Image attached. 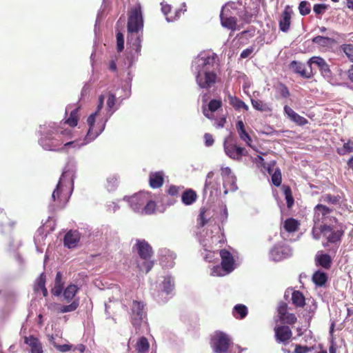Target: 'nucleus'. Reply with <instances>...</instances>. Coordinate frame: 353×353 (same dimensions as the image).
Masks as SVG:
<instances>
[{
    "label": "nucleus",
    "instance_id": "obj_1",
    "mask_svg": "<svg viewBox=\"0 0 353 353\" xmlns=\"http://www.w3.org/2000/svg\"><path fill=\"white\" fill-rule=\"evenodd\" d=\"M217 55L214 53H201L195 58L192 67L195 71L197 85L203 89L208 90L216 82Z\"/></svg>",
    "mask_w": 353,
    "mask_h": 353
},
{
    "label": "nucleus",
    "instance_id": "obj_2",
    "mask_svg": "<svg viewBox=\"0 0 353 353\" xmlns=\"http://www.w3.org/2000/svg\"><path fill=\"white\" fill-rule=\"evenodd\" d=\"M127 42L136 52L141 50V37L143 28V18L139 3L131 7L128 12Z\"/></svg>",
    "mask_w": 353,
    "mask_h": 353
},
{
    "label": "nucleus",
    "instance_id": "obj_3",
    "mask_svg": "<svg viewBox=\"0 0 353 353\" xmlns=\"http://www.w3.org/2000/svg\"><path fill=\"white\" fill-rule=\"evenodd\" d=\"M73 173L70 170H64L59 179L56 189L53 191L52 198L54 205L60 209L63 208L69 201L71 190L65 186V180L72 182Z\"/></svg>",
    "mask_w": 353,
    "mask_h": 353
},
{
    "label": "nucleus",
    "instance_id": "obj_4",
    "mask_svg": "<svg viewBox=\"0 0 353 353\" xmlns=\"http://www.w3.org/2000/svg\"><path fill=\"white\" fill-rule=\"evenodd\" d=\"M132 250L136 251L139 256L144 261L142 270L146 273L149 272L154 265V262L151 260L154 254L152 246L145 239H137Z\"/></svg>",
    "mask_w": 353,
    "mask_h": 353
},
{
    "label": "nucleus",
    "instance_id": "obj_5",
    "mask_svg": "<svg viewBox=\"0 0 353 353\" xmlns=\"http://www.w3.org/2000/svg\"><path fill=\"white\" fill-rule=\"evenodd\" d=\"M319 230L327 242L334 244L340 243L344 235L343 225L339 222L332 224H321L319 226Z\"/></svg>",
    "mask_w": 353,
    "mask_h": 353
},
{
    "label": "nucleus",
    "instance_id": "obj_6",
    "mask_svg": "<svg viewBox=\"0 0 353 353\" xmlns=\"http://www.w3.org/2000/svg\"><path fill=\"white\" fill-rule=\"evenodd\" d=\"M41 144L46 150L58 151L65 142V139L61 138V136L54 128L48 130L43 137L40 140Z\"/></svg>",
    "mask_w": 353,
    "mask_h": 353
},
{
    "label": "nucleus",
    "instance_id": "obj_7",
    "mask_svg": "<svg viewBox=\"0 0 353 353\" xmlns=\"http://www.w3.org/2000/svg\"><path fill=\"white\" fill-rule=\"evenodd\" d=\"M130 321L134 327L136 332H141V327L143 323H145L147 313L145 310V304L143 302L133 301L131 305Z\"/></svg>",
    "mask_w": 353,
    "mask_h": 353
},
{
    "label": "nucleus",
    "instance_id": "obj_8",
    "mask_svg": "<svg viewBox=\"0 0 353 353\" xmlns=\"http://www.w3.org/2000/svg\"><path fill=\"white\" fill-rule=\"evenodd\" d=\"M78 287L76 285H69L63 291L64 300L72 303L67 305H60L58 307V312L60 313L70 312L76 310L79 305V299H74L78 292Z\"/></svg>",
    "mask_w": 353,
    "mask_h": 353
},
{
    "label": "nucleus",
    "instance_id": "obj_9",
    "mask_svg": "<svg viewBox=\"0 0 353 353\" xmlns=\"http://www.w3.org/2000/svg\"><path fill=\"white\" fill-rule=\"evenodd\" d=\"M223 147L225 154L233 160L240 161L248 154L245 148L238 145L232 137L225 139Z\"/></svg>",
    "mask_w": 353,
    "mask_h": 353
},
{
    "label": "nucleus",
    "instance_id": "obj_10",
    "mask_svg": "<svg viewBox=\"0 0 353 353\" xmlns=\"http://www.w3.org/2000/svg\"><path fill=\"white\" fill-rule=\"evenodd\" d=\"M314 219L318 221H321L322 224H332L338 223L337 219L331 215L333 212L332 208H330L323 204H318L314 207Z\"/></svg>",
    "mask_w": 353,
    "mask_h": 353
},
{
    "label": "nucleus",
    "instance_id": "obj_11",
    "mask_svg": "<svg viewBox=\"0 0 353 353\" xmlns=\"http://www.w3.org/2000/svg\"><path fill=\"white\" fill-rule=\"evenodd\" d=\"M99 112H97V110H96V111L92 113L87 119L89 129L85 138V143H89L94 140L105 128V123H98L97 129H94L95 119Z\"/></svg>",
    "mask_w": 353,
    "mask_h": 353
},
{
    "label": "nucleus",
    "instance_id": "obj_12",
    "mask_svg": "<svg viewBox=\"0 0 353 353\" xmlns=\"http://www.w3.org/2000/svg\"><path fill=\"white\" fill-rule=\"evenodd\" d=\"M230 340L227 334L218 332L211 339V347L215 353H226Z\"/></svg>",
    "mask_w": 353,
    "mask_h": 353
},
{
    "label": "nucleus",
    "instance_id": "obj_13",
    "mask_svg": "<svg viewBox=\"0 0 353 353\" xmlns=\"http://www.w3.org/2000/svg\"><path fill=\"white\" fill-rule=\"evenodd\" d=\"M149 195L148 192H140L130 196H125L123 200L129 203L130 208L134 212L140 213L145 203L148 201Z\"/></svg>",
    "mask_w": 353,
    "mask_h": 353
},
{
    "label": "nucleus",
    "instance_id": "obj_14",
    "mask_svg": "<svg viewBox=\"0 0 353 353\" xmlns=\"http://www.w3.org/2000/svg\"><path fill=\"white\" fill-rule=\"evenodd\" d=\"M221 26L234 31L237 28V19L232 16V11L227 7H223L220 14Z\"/></svg>",
    "mask_w": 353,
    "mask_h": 353
},
{
    "label": "nucleus",
    "instance_id": "obj_15",
    "mask_svg": "<svg viewBox=\"0 0 353 353\" xmlns=\"http://www.w3.org/2000/svg\"><path fill=\"white\" fill-rule=\"evenodd\" d=\"M293 14V10L290 6L288 5L285 7L281 12L279 20V30L283 32H287L290 28L291 19Z\"/></svg>",
    "mask_w": 353,
    "mask_h": 353
},
{
    "label": "nucleus",
    "instance_id": "obj_16",
    "mask_svg": "<svg viewBox=\"0 0 353 353\" xmlns=\"http://www.w3.org/2000/svg\"><path fill=\"white\" fill-rule=\"evenodd\" d=\"M221 258V268L226 273H230L234 269V259L228 250L223 249L220 250Z\"/></svg>",
    "mask_w": 353,
    "mask_h": 353
},
{
    "label": "nucleus",
    "instance_id": "obj_17",
    "mask_svg": "<svg viewBox=\"0 0 353 353\" xmlns=\"http://www.w3.org/2000/svg\"><path fill=\"white\" fill-rule=\"evenodd\" d=\"M275 339L277 342L286 343L292 336V332L288 325H279L274 327Z\"/></svg>",
    "mask_w": 353,
    "mask_h": 353
},
{
    "label": "nucleus",
    "instance_id": "obj_18",
    "mask_svg": "<svg viewBox=\"0 0 353 353\" xmlns=\"http://www.w3.org/2000/svg\"><path fill=\"white\" fill-rule=\"evenodd\" d=\"M81 234L77 230H70L64 236V245L70 249L74 248L80 241Z\"/></svg>",
    "mask_w": 353,
    "mask_h": 353
},
{
    "label": "nucleus",
    "instance_id": "obj_19",
    "mask_svg": "<svg viewBox=\"0 0 353 353\" xmlns=\"http://www.w3.org/2000/svg\"><path fill=\"white\" fill-rule=\"evenodd\" d=\"M309 67L312 69V65H315L323 75H328L330 70L326 61L320 57H313L307 62Z\"/></svg>",
    "mask_w": 353,
    "mask_h": 353
},
{
    "label": "nucleus",
    "instance_id": "obj_20",
    "mask_svg": "<svg viewBox=\"0 0 353 353\" xmlns=\"http://www.w3.org/2000/svg\"><path fill=\"white\" fill-rule=\"evenodd\" d=\"M316 266H321L325 270H330L332 265V259L328 254L318 252L314 258Z\"/></svg>",
    "mask_w": 353,
    "mask_h": 353
},
{
    "label": "nucleus",
    "instance_id": "obj_21",
    "mask_svg": "<svg viewBox=\"0 0 353 353\" xmlns=\"http://www.w3.org/2000/svg\"><path fill=\"white\" fill-rule=\"evenodd\" d=\"M284 113L288 116L292 121L294 122L298 125H305L308 123V121L303 117L295 112L289 105H285L283 108Z\"/></svg>",
    "mask_w": 353,
    "mask_h": 353
},
{
    "label": "nucleus",
    "instance_id": "obj_22",
    "mask_svg": "<svg viewBox=\"0 0 353 353\" xmlns=\"http://www.w3.org/2000/svg\"><path fill=\"white\" fill-rule=\"evenodd\" d=\"M223 103L220 99H212L208 105V108L203 106L202 108L203 114L208 119H212L213 115L212 113L216 112L222 107Z\"/></svg>",
    "mask_w": 353,
    "mask_h": 353
},
{
    "label": "nucleus",
    "instance_id": "obj_23",
    "mask_svg": "<svg viewBox=\"0 0 353 353\" xmlns=\"http://www.w3.org/2000/svg\"><path fill=\"white\" fill-rule=\"evenodd\" d=\"M290 68L303 78L310 79L312 76V68H310V71H307L305 65L301 62L292 61L290 64Z\"/></svg>",
    "mask_w": 353,
    "mask_h": 353
},
{
    "label": "nucleus",
    "instance_id": "obj_24",
    "mask_svg": "<svg viewBox=\"0 0 353 353\" xmlns=\"http://www.w3.org/2000/svg\"><path fill=\"white\" fill-rule=\"evenodd\" d=\"M164 183V173L163 171L150 172L149 175V184L153 189L161 188Z\"/></svg>",
    "mask_w": 353,
    "mask_h": 353
},
{
    "label": "nucleus",
    "instance_id": "obj_25",
    "mask_svg": "<svg viewBox=\"0 0 353 353\" xmlns=\"http://www.w3.org/2000/svg\"><path fill=\"white\" fill-rule=\"evenodd\" d=\"M24 342L30 347L32 353H43L42 345L37 337L25 336Z\"/></svg>",
    "mask_w": 353,
    "mask_h": 353
},
{
    "label": "nucleus",
    "instance_id": "obj_26",
    "mask_svg": "<svg viewBox=\"0 0 353 353\" xmlns=\"http://www.w3.org/2000/svg\"><path fill=\"white\" fill-rule=\"evenodd\" d=\"M236 128L240 139L245 141L248 146L252 148V140L250 134L246 132L243 121H238L236 125Z\"/></svg>",
    "mask_w": 353,
    "mask_h": 353
},
{
    "label": "nucleus",
    "instance_id": "obj_27",
    "mask_svg": "<svg viewBox=\"0 0 353 353\" xmlns=\"http://www.w3.org/2000/svg\"><path fill=\"white\" fill-rule=\"evenodd\" d=\"M251 103L253 108L262 112H271L272 108L270 104L265 103L258 99H252Z\"/></svg>",
    "mask_w": 353,
    "mask_h": 353
},
{
    "label": "nucleus",
    "instance_id": "obj_28",
    "mask_svg": "<svg viewBox=\"0 0 353 353\" xmlns=\"http://www.w3.org/2000/svg\"><path fill=\"white\" fill-rule=\"evenodd\" d=\"M197 199V194L192 189H188L181 195V201L186 205L194 203Z\"/></svg>",
    "mask_w": 353,
    "mask_h": 353
},
{
    "label": "nucleus",
    "instance_id": "obj_29",
    "mask_svg": "<svg viewBox=\"0 0 353 353\" xmlns=\"http://www.w3.org/2000/svg\"><path fill=\"white\" fill-rule=\"evenodd\" d=\"M64 283L62 281V274L60 272H57L54 280V285L51 290L53 295L59 296L63 292Z\"/></svg>",
    "mask_w": 353,
    "mask_h": 353
},
{
    "label": "nucleus",
    "instance_id": "obj_30",
    "mask_svg": "<svg viewBox=\"0 0 353 353\" xmlns=\"http://www.w3.org/2000/svg\"><path fill=\"white\" fill-rule=\"evenodd\" d=\"M300 223L294 218L287 219L283 223V228L289 233H294L299 230Z\"/></svg>",
    "mask_w": 353,
    "mask_h": 353
},
{
    "label": "nucleus",
    "instance_id": "obj_31",
    "mask_svg": "<svg viewBox=\"0 0 353 353\" xmlns=\"http://www.w3.org/2000/svg\"><path fill=\"white\" fill-rule=\"evenodd\" d=\"M292 303L296 307H303L305 305V299L303 294L299 291L295 290L292 294Z\"/></svg>",
    "mask_w": 353,
    "mask_h": 353
},
{
    "label": "nucleus",
    "instance_id": "obj_32",
    "mask_svg": "<svg viewBox=\"0 0 353 353\" xmlns=\"http://www.w3.org/2000/svg\"><path fill=\"white\" fill-rule=\"evenodd\" d=\"M312 41L321 47H330L335 43V40L332 38L319 35L314 37Z\"/></svg>",
    "mask_w": 353,
    "mask_h": 353
},
{
    "label": "nucleus",
    "instance_id": "obj_33",
    "mask_svg": "<svg viewBox=\"0 0 353 353\" xmlns=\"http://www.w3.org/2000/svg\"><path fill=\"white\" fill-rule=\"evenodd\" d=\"M312 281L317 286L321 287L327 283V275L321 270H317L312 275Z\"/></svg>",
    "mask_w": 353,
    "mask_h": 353
},
{
    "label": "nucleus",
    "instance_id": "obj_34",
    "mask_svg": "<svg viewBox=\"0 0 353 353\" xmlns=\"http://www.w3.org/2000/svg\"><path fill=\"white\" fill-rule=\"evenodd\" d=\"M248 307L243 304L236 305L232 311L233 316L237 319H243L248 315Z\"/></svg>",
    "mask_w": 353,
    "mask_h": 353
},
{
    "label": "nucleus",
    "instance_id": "obj_35",
    "mask_svg": "<svg viewBox=\"0 0 353 353\" xmlns=\"http://www.w3.org/2000/svg\"><path fill=\"white\" fill-rule=\"evenodd\" d=\"M150 349V344L145 336L139 339L135 345L137 353H147Z\"/></svg>",
    "mask_w": 353,
    "mask_h": 353
},
{
    "label": "nucleus",
    "instance_id": "obj_36",
    "mask_svg": "<svg viewBox=\"0 0 353 353\" xmlns=\"http://www.w3.org/2000/svg\"><path fill=\"white\" fill-rule=\"evenodd\" d=\"M79 108H77L71 111L69 117L64 121V123L68 124L72 128L77 126L79 120Z\"/></svg>",
    "mask_w": 353,
    "mask_h": 353
},
{
    "label": "nucleus",
    "instance_id": "obj_37",
    "mask_svg": "<svg viewBox=\"0 0 353 353\" xmlns=\"http://www.w3.org/2000/svg\"><path fill=\"white\" fill-rule=\"evenodd\" d=\"M274 88L276 94H279L281 98L286 99L290 96L288 88L281 82H278L275 84Z\"/></svg>",
    "mask_w": 353,
    "mask_h": 353
},
{
    "label": "nucleus",
    "instance_id": "obj_38",
    "mask_svg": "<svg viewBox=\"0 0 353 353\" xmlns=\"http://www.w3.org/2000/svg\"><path fill=\"white\" fill-rule=\"evenodd\" d=\"M157 208L156 203L150 199V195L148 197V201L145 203L140 213L142 214H153Z\"/></svg>",
    "mask_w": 353,
    "mask_h": 353
},
{
    "label": "nucleus",
    "instance_id": "obj_39",
    "mask_svg": "<svg viewBox=\"0 0 353 353\" xmlns=\"http://www.w3.org/2000/svg\"><path fill=\"white\" fill-rule=\"evenodd\" d=\"M161 10L163 13L167 16V19L168 21H173L178 19L181 12V10H178L176 11L174 16H169V14H171L172 8L171 6L167 3H161Z\"/></svg>",
    "mask_w": 353,
    "mask_h": 353
},
{
    "label": "nucleus",
    "instance_id": "obj_40",
    "mask_svg": "<svg viewBox=\"0 0 353 353\" xmlns=\"http://www.w3.org/2000/svg\"><path fill=\"white\" fill-rule=\"evenodd\" d=\"M208 209L205 207L200 208L199 214L197 217V224L199 228L205 226L210 219V216L206 215Z\"/></svg>",
    "mask_w": 353,
    "mask_h": 353
},
{
    "label": "nucleus",
    "instance_id": "obj_41",
    "mask_svg": "<svg viewBox=\"0 0 353 353\" xmlns=\"http://www.w3.org/2000/svg\"><path fill=\"white\" fill-rule=\"evenodd\" d=\"M282 188L283 190V193L285 194L287 207L288 208H291L294 205V203L291 188L288 185H283Z\"/></svg>",
    "mask_w": 353,
    "mask_h": 353
},
{
    "label": "nucleus",
    "instance_id": "obj_42",
    "mask_svg": "<svg viewBox=\"0 0 353 353\" xmlns=\"http://www.w3.org/2000/svg\"><path fill=\"white\" fill-rule=\"evenodd\" d=\"M230 104L236 109H244L245 110H248V106L239 98L236 97H230Z\"/></svg>",
    "mask_w": 353,
    "mask_h": 353
},
{
    "label": "nucleus",
    "instance_id": "obj_43",
    "mask_svg": "<svg viewBox=\"0 0 353 353\" xmlns=\"http://www.w3.org/2000/svg\"><path fill=\"white\" fill-rule=\"evenodd\" d=\"M174 279L171 276H167L163 281V290L169 294L174 289Z\"/></svg>",
    "mask_w": 353,
    "mask_h": 353
},
{
    "label": "nucleus",
    "instance_id": "obj_44",
    "mask_svg": "<svg viewBox=\"0 0 353 353\" xmlns=\"http://www.w3.org/2000/svg\"><path fill=\"white\" fill-rule=\"evenodd\" d=\"M299 10L302 16L309 14L311 11L310 3L307 1H301L299 6Z\"/></svg>",
    "mask_w": 353,
    "mask_h": 353
},
{
    "label": "nucleus",
    "instance_id": "obj_45",
    "mask_svg": "<svg viewBox=\"0 0 353 353\" xmlns=\"http://www.w3.org/2000/svg\"><path fill=\"white\" fill-rule=\"evenodd\" d=\"M279 320L285 324L293 325L297 321V318L294 314L288 312Z\"/></svg>",
    "mask_w": 353,
    "mask_h": 353
},
{
    "label": "nucleus",
    "instance_id": "obj_46",
    "mask_svg": "<svg viewBox=\"0 0 353 353\" xmlns=\"http://www.w3.org/2000/svg\"><path fill=\"white\" fill-rule=\"evenodd\" d=\"M270 255L272 260L274 261H279L283 259V252L281 248L278 247L273 248L270 251Z\"/></svg>",
    "mask_w": 353,
    "mask_h": 353
},
{
    "label": "nucleus",
    "instance_id": "obj_47",
    "mask_svg": "<svg viewBox=\"0 0 353 353\" xmlns=\"http://www.w3.org/2000/svg\"><path fill=\"white\" fill-rule=\"evenodd\" d=\"M272 183L276 186L279 187L281 185L282 182V176H281V172L279 168H276L274 171V172L272 174Z\"/></svg>",
    "mask_w": 353,
    "mask_h": 353
},
{
    "label": "nucleus",
    "instance_id": "obj_48",
    "mask_svg": "<svg viewBox=\"0 0 353 353\" xmlns=\"http://www.w3.org/2000/svg\"><path fill=\"white\" fill-rule=\"evenodd\" d=\"M341 48L345 54L348 59L353 62V44H343Z\"/></svg>",
    "mask_w": 353,
    "mask_h": 353
},
{
    "label": "nucleus",
    "instance_id": "obj_49",
    "mask_svg": "<svg viewBox=\"0 0 353 353\" xmlns=\"http://www.w3.org/2000/svg\"><path fill=\"white\" fill-rule=\"evenodd\" d=\"M353 152V141H348L347 143L343 144L342 149H338L337 152L340 155H344L347 153H350Z\"/></svg>",
    "mask_w": 353,
    "mask_h": 353
},
{
    "label": "nucleus",
    "instance_id": "obj_50",
    "mask_svg": "<svg viewBox=\"0 0 353 353\" xmlns=\"http://www.w3.org/2000/svg\"><path fill=\"white\" fill-rule=\"evenodd\" d=\"M55 130L65 139V141L72 137V130L70 129H62L61 127L55 128Z\"/></svg>",
    "mask_w": 353,
    "mask_h": 353
},
{
    "label": "nucleus",
    "instance_id": "obj_51",
    "mask_svg": "<svg viewBox=\"0 0 353 353\" xmlns=\"http://www.w3.org/2000/svg\"><path fill=\"white\" fill-rule=\"evenodd\" d=\"M322 200L324 202L335 205L339 202L340 197L339 196H334L330 194H327L323 196Z\"/></svg>",
    "mask_w": 353,
    "mask_h": 353
},
{
    "label": "nucleus",
    "instance_id": "obj_52",
    "mask_svg": "<svg viewBox=\"0 0 353 353\" xmlns=\"http://www.w3.org/2000/svg\"><path fill=\"white\" fill-rule=\"evenodd\" d=\"M329 7V5L327 4L317 3L314 6L313 10L316 15H321L323 14Z\"/></svg>",
    "mask_w": 353,
    "mask_h": 353
},
{
    "label": "nucleus",
    "instance_id": "obj_53",
    "mask_svg": "<svg viewBox=\"0 0 353 353\" xmlns=\"http://www.w3.org/2000/svg\"><path fill=\"white\" fill-rule=\"evenodd\" d=\"M117 49L119 52H121L124 48V37L123 34L119 32L117 33Z\"/></svg>",
    "mask_w": 353,
    "mask_h": 353
},
{
    "label": "nucleus",
    "instance_id": "obj_54",
    "mask_svg": "<svg viewBox=\"0 0 353 353\" xmlns=\"http://www.w3.org/2000/svg\"><path fill=\"white\" fill-rule=\"evenodd\" d=\"M288 305L285 302H281L278 306L277 312L279 314V319L283 317L284 315H285L288 312Z\"/></svg>",
    "mask_w": 353,
    "mask_h": 353
},
{
    "label": "nucleus",
    "instance_id": "obj_55",
    "mask_svg": "<svg viewBox=\"0 0 353 353\" xmlns=\"http://www.w3.org/2000/svg\"><path fill=\"white\" fill-rule=\"evenodd\" d=\"M313 350V347H307L306 345H301L296 344L294 353H308Z\"/></svg>",
    "mask_w": 353,
    "mask_h": 353
},
{
    "label": "nucleus",
    "instance_id": "obj_56",
    "mask_svg": "<svg viewBox=\"0 0 353 353\" xmlns=\"http://www.w3.org/2000/svg\"><path fill=\"white\" fill-rule=\"evenodd\" d=\"M8 224L10 226L14 225V223H10L8 220V217L6 214L3 212V210H0V225H4Z\"/></svg>",
    "mask_w": 353,
    "mask_h": 353
},
{
    "label": "nucleus",
    "instance_id": "obj_57",
    "mask_svg": "<svg viewBox=\"0 0 353 353\" xmlns=\"http://www.w3.org/2000/svg\"><path fill=\"white\" fill-rule=\"evenodd\" d=\"M54 347L61 352H66L71 350L72 346L70 345L64 344V345H57L55 342L52 343Z\"/></svg>",
    "mask_w": 353,
    "mask_h": 353
},
{
    "label": "nucleus",
    "instance_id": "obj_58",
    "mask_svg": "<svg viewBox=\"0 0 353 353\" xmlns=\"http://www.w3.org/2000/svg\"><path fill=\"white\" fill-rule=\"evenodd\" d=\"M116 97L114 94L110 92L107 100V106L109 110H111L115 105Z\"/></svg>",
    "mask_w": 353,
    "mask_h": 353
},
{
    "label": "nucleus",
    "instance_id": "obj_59",
    "mask_svg": "<svg viewBox=\"0 0 353 353\" xmlns=\"http://www.w3.org/2000/svg\"><path fill=\"white\" fill-rule=\"evenodd\" d=\"M204 141H205V145L207 147L212 146L214 143V140L212 135L209 133H205L204 134Z\"/></svg>",
    "mask_w": 353,
    "mask_h": 353
},
{
    "label": "nucleus",
    "instance_id": "obj_60",
    "mask_svg": "<svg viewBox=\"0 0 353 353\" xmlns=\"http://www.w3.org/2000/svg\"><path fill=\"white\" fill-rule=\"evenodd\" d=\"M46 286V275L42 273L37 279V290Z\"/></svg>",
    "mask_w": 353,
    "mask_h": 353
},
{
    "label": "nucleus",
    "instance_id": "obj_61",
    "mask_svg": "<svg viewBox=\"0 0 353 353\" xmlns=\"http://www.w3.org/2000/svg\"><path fill=\"white\" fill-rule=\"evenodd\" d=\"M254 48L253 46H251L248 48H246L243 50L241 53V59H245L248 57L253 52H254Z\"/></svg>",
    "mask_w": 353,
    "mask_h": 353
},
{
    "label": "nucleus",
    "instance_id": "obj_62",
    "mask_svg": "<svg viewBox=\"0 0 353 353\" xmlns=\"http://www.w3.org/2000/svg\"><path fill=\"white\" fill-rule=\"evenodd\" d=\"M180 188L176 185H170L167 192L171 196H176L179 193Z\"/></svg>",
    "mask_w": 353,
    "mask_h": 353
},
{
    "label": "nucleus",
    "instance_id": "obj_63",
    "mask_svg": "<svg viewBox=\"0 0 353 353\" xmlns=\"http://www.w3.org/2000/svg\"><path fill=\"white\" fill-rule=\"evenodd\" d=\"M103 102H104V96L101 94L99 97V103L97 107V112H100L103 106Z\"/></svg>",
    "mask_w": 353,
    "mask_h": 353
},
{
    "label": "nucleus",
    "instance_id": "obj_64",
    "mask_svg": "<svg viewBox=\"0 0 353 353\" xmlns=\"http://www.w3.org/2000/svg\"><path fill=\"white\" fill-rule=\"evenodd\" d=\"M347 77L348 79L353 82V65H351L350 69L347 70Z\"/></svg>",
    "mask_w": 353,
    "mask_h": 353
}]
</instances>
